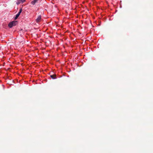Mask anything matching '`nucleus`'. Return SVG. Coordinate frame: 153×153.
I'll use <instances>...</instances> for the list:
<instances>
[{"label": "nucleus", "mask_w": 153, "mask_h": 153, "mask_svg": "<svg viewBox=\"0 0 153 153\" xmlns=\"http://www.w3.org/2000/svg\"><path fill=\"white\" fill-rule=\"evenodd\" d=\"M17 24V21H13L9 23L8 25L9 27L11 28L16 25Z\"/></svg>", "instance_id": "1"}, {"label": "nucleus", "mask_w": 153, "mask_h": 153, "mask_svg": "<svg viewBox=\"0 0 153 153\" xmlns=\"http://www.w3.org/2000/svg\"><path fill=\"white\" fill-rule=\"evenodd\" d=\"M41 16L40 15L38 16L37 18L36 19V21L38 23L41 21Z\"/></svg>", "instance_id": "2"}, {"label": "nucleus", "mask_w": 153, "mask_h": 153, "mask_svg": "<svg viewBox=\"0 0 153 153\" xmlns=\"http://www.w3.org/2000/svg\"><path fill=\"white\" fill-rule=\"evenodd\" d=\"M25 1V0H18L16 2V4L17 5H19V4H20L21 3H24Z\"/></svg>", "instance_id": "3"}, {"label": "nucleus", "mask_w": 153, "mask_h": 153, "mask_svg": "<svg viewBox=\"0 0 153 153\" xmlns=\"http://www.w3.org/2000/svg\"><path fill=\"white\" fill-rule=\"evenodd\" d=\"M53 79H55L56 78V74H53L50 76Z\"/></svg>", "instance_id": "4"}, {"label": "nucleus", "mask_w": 153, "mask_h": 153, "mask_svg": "<svg viewBox=\"0 0 153 153\" xmlns=\"http://www.w3.org/2000/svg\"><path fill=\"white\" fill-rule=\"evenodd\" d=\"M38 0H34L31 2V4L34 5L36 2H37Z\"/></svg>", "instance_id": "5"}, {"label": "nucleus", "mask_w": 153, "mask_h": 153, "mask_svg": "<svg viewBox=\"0 0 153 153\" xmlns=\"http://www.w3.org/2000/svg\"><path fill=\"white\" fill-rule=\"evenodd\" d=\"M20 15H19V14H17L16 15V17H15V19H17L19 17V16Z\"/></svg>", "instance_id": "6"}, {"label": "nucleus", "mask_w": 153, "mask_h": 153, "mask_svg": "<svg viewBox=\"0 0 153 153\" xmlns=\"http://www.w3.org/2000/svg\"><path fill=\"white\" fill-rule=\"evenodd\" d=\"M22 11V9H20L19 12H18V13L17 14H19V15H20V13H21Z\"/></svg>", "instance_id": "7"}, {"label": "nucleus", "mask_w": 153, "mask_h": 153, "mask_svg": "<svg viewBox=\"0 0 153 153\" xmlns=\"http://www.w3.org/2000/svg\"><path fill=\"white\" fill-rule=\"evenodd\" d=\"M22 11V9H20L19 12H18V13L17 14H19V15H20V13H21Z\"/></svg>", "instance_id": "8"}]
</instances>
